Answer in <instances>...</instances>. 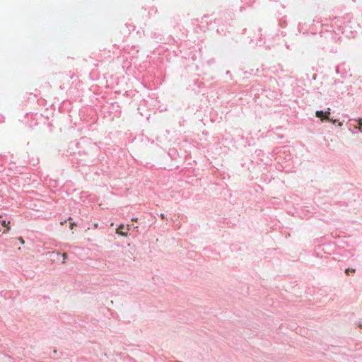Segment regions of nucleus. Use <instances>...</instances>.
I'll return each mask as SVG.
<instances>
[{
  "instance_id": "6",
  "label": "nucleus",
  "mask_w": 362,
  "mask_h": 362,
  "mask_svg": "<svg viewBox=\"0 0 362 362\" xmlns=\"http://www.w3.org/2000/svg\"><path fill=\"white\" fill-rule=\"evenodd\" d=\"M67 257V255L66 253H64L63 254V263H65V259H66Z\"/></svg>"
},
{
  "instance_id": "4",
  "label": "nucleus",
  "mask_w": 362,
  "mask_h": 362,
  "mask_svg": "<svg viewBox=\"0 0 362 362\" xmlns=\"http://www.w3.org/2000/svg\"><path fill=\"white\" fill-rule=\"evenodd\" d=\"M75 226H76V223L75 222H72V223H70V226H69L70 229H71V230H73V229H74V227Z\"/></svg>"
},
{
  "instance_id": "8",
  "label": "nucleus",
  "mask_w": 362,
  "mask_h": 362,
  "mask_svg": "<svg viewBox=\"0 0 362 362\" xmlns=\"http://www.w3.org/2000/svg\"><path fill=\"white\" fill-rule=\"evenodd\" d=\"M19 241H20V243H21V244H23V245L25 243V241H24V240H23L22 238H19Z\"/></svg>"
},
{
  "instance_id": "1",
  "label": "nucleus",
  "mask_w": 362,
  "mask_h": 362,
  "mask_svg": "<svg viewBox=\"0 0 362 362\" xmlns=\"http://www.w3.org/2000/svg\"><path fill=\"white\" fill-rule=\"evenodd\" d=\"M315 115L316 117L320 118L321 120L323 121L324 119H329V115H330V112L329 110L325 112H324L323 111H317Z\"/></svg>"
},
{
  "instance_id": "9",
  "label": "nucleus",
  "mask_w": 362,
  "mask_h": 362,
  "mask_svg": "<svg viewBox=\"0 0 362 362\" xmlns=\"http://www.w3.org/2000/svg\"><path fill=\"white\" fill-rule=\"evenodd\" d=\"M329 121L332 122L333 124L336 123L337 122V120L336 119H328Z\"/></svg>"
},
{
  "instance_id": "12",
  "label": "nucleus",
  "mask_w": 362,
  "mask_h": 362,
  "mask_svg": "<svg viewBox=\"0 0 362 362\" xmlns=\"http://www.w3.org/2000/svg\"><path fill=\"white\" fill-rule=\"evenodd\" d=\"M338 125H339V127H341V126H342V123H341V122H339Z\"/></svg>"
},
{
  "instance_id": "11",
  "label": "nucleus",
  "mask_w": 362,
  "mask_h": 362,
  "mask_svg": "<svg viewBox=\"0 0 362 362\" xmlns=\"http://www.w3.org/2000/svg\"><path fill=\"white\" fill-rule=\"evenodd\" d=\"M66 221H62V222L60 223V224H61V225H64V224H65Z\"/></svg>"
},
{
  "instance_id": "5",
  "label": "nucleus",
  "mask_w": 362,
  "mask_h": 362,
  "mask_svg": "<svg viewBox=\"0 0 362 362\" xmlns=\"http://www.w3.org/2000/svg\"><path fill=\"white\" fill-rule=\"evenodd\" d=\"M358 124L359 125V127L361 128L362 127V119H359L358 120Z\"/></svg>"
},
{
  "instance_id": "7",
  "label": "nucleus",
  "mask_w": 362,
  "mask_h": 362,
  "mask_svg": "<svg viewBox=\"0 0 362 362\" xmlns=\"http://www.w3.org/2000/svg\"><path fill=\"white\" fill-rule=\"evenodd\" d=\"M125 228H126V230L125 231H127V233L129 232V230H130V226L129 225H127L125 226Z\"/></svg>"
},
{
  "instance_id": "2",
  "label": "nucleus",
  "mask_w": 362,
  "mask_h": 362,
  "mask_svg": "<svg viewBox=\"0 0 362 362\" xmlns=\"http://www.w3.org/2000/svg\"><path fill=\"white\" fill-rule=\"evenodd\" d=\"M125 230H126L125 226L124 224H120L116 229V233L119 235L127 237V231H125Z\"/></svg>"
},
{
  "instance_id": "3",
  "label": "nucleus",
  "mask_w": 362,
  "mask_h": 362,
  "mask_svg": "<svg viewBox=\"0 0 362 362\" xmlns=\"http://www.w3.org/2000/svg\"><path fill=\"white\" fill-rule=\"evenodd\" d=\"M349 272L354 273V272H355V269H346L345 273L346 274H349Z\"/></svg>"
},
{
  "instance_id": "10",
  "label": "nucleus",
  "mask_w": 362,
  "mask_h": 362,
  "mask_svg": "<svg viewBox=\"0 0 362 362\" xmlns=\"http://www.w3.org/2000/svg\"><path fill=\"white\" fill-rule=\"evenodd\" d=\"M93 226H94V228H97L98 227V223H94Z\"/></svg>"
}]
</instances>
